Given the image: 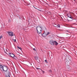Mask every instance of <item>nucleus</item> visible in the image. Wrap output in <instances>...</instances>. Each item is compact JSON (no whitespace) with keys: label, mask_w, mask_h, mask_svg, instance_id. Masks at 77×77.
Masks as SVG:
<instances>
[{"label":"nucleus","mask_w":77,"mask_h":77,"mask_svg":"<svg viewBox=\"0 0 77 77\" xmlns=\"http://www.w3.org/2000/svg\"><path fill=\"white\" fill-rule=\"evenodd\" d=\"M65 62L66 65L67 66H69L71 63V61L70 60H68L67 59H66L65 60Z\"/></svg>","instance_id":"1"},{"label":"nucleus","mask_w":77,"mask_h":77,"mask_svg":"<svg viewBox=\"0 0 77 77\" xmlns=\"http://www.w3.org/2000/svg\"><path fill=\"white\" fill-rule=\"evenodd\" d=\"M36 29L37 31V33L39 34L41 33L42 32V28L40 26H38L36 27Z\"/></svg>","instance_id":"2"},{"label":"nucleus","mask_w":77,"mask_h":77,"mask_svg":"<svg viewBox=\"0 0 77 77\" xmlns=\"http://www.w3.org/2000/svg\"><path fill=\"white\" fill-rule=\"evenodd\" d=\"M8 67L6 66H3V70L5 72H6L8 71Z\"/></svg>","instance_id":"3"},{"label":"nucleus","mask_w":77,"mask_h":77,"mask_svg":"<svg viewBox=\"0 0 77 77\" xmlns=\"http://www.w3.org/2000/svg\"><path fill=\"white\" fill-rule=\"evenodd\" d=\"M49 43L50 44L52 45H55V43H54V41H53V40H51L49 41Z\"/></svg>","instance_id":"4"},{"label":"nucleus","mask_w":77,"mask_h":77,"mask_svg":"<svg viewBox=\"0 0 77 77\" xmlns=\"http://www.w3.org/2000/svg\"><path fill=\"white\" fill-rule=\"evenodd\" d=\"M7 33H8V35L9 36H14V35H13V32L8 31L7 32Z\"/></svg>","instance_id":"5"},{"label":"nucleus","mask_w":77,"mask_h":77,"mask_svg":"<svg viewBox=\"0 0 77 77\" xmlns=\"http://www.w3.org/2000/svg\"><path fill=\"white\" fill-rule=\"evenodd\" d=\"M9 55L11 57L13 58L14 57V54H11V53H10L9 52L8 53Z\"/></svg>","instance_id":"6"},{"label":"nucleus","mask_w":77,"mask_h":77,"mask_svg":"<svg viewBox=\"0 0 77 77\" xmlns=\"http://www.w3.org/2000/svg\"><path fill=\"white\" fill-rule=\"evenodd\" d=\"M42 36L43 37H46L47 36V34L46 33V32H44L42 35Z\"/></svg>","instance_id":"7"},{"label":"nucleus","mask_w":77,"mask_h":77,"mask_svg":"<svg viewBox=\"0 0 77 77\" xmlns=\"http://www.w3.org/2000/svg\"><path fill=\"white\" fill-rule=\"evenodd\" d=\"M54 26L55 27H60V25L59 24L56 25V24Z\"/></svg>","instance_id":"8"},{"label":"nucleus","mask_w":77,"mask_h":77,"mask_svg":"<svg viewBox=\"0 0 77 77\" xmlns=\"http://www.w3.org/2000/svg\"><path fill=\"white\" fill-rule=\"evenodd\" d=\"M46 13H47V14H49V15H51V12L50 11H47L46 12Z\"/></svg>","instance_id":"9"},{"label":"nucleus","mask_w":77,"mask_h":77,"mask_svg":"<svg viewBox=\"0 0 77 77\" xmlns=\"http://www.w3.org/2000/svg\"><path fill=\"white\" fill-rule=\"evenodd\" d=\"M34 58L36 60H38V57L36 56L34 57Z\"/></svg>","instance_id":"10"},{"label":"nucleus","mask_w":77,"mask_h":77,"mask_svg":"<svg viewBox=\"0 0 77 77\" xmlns=\"http://www.w3.org/2000/svg\"><path fill=\"white\" fill-rule=\"evenodd\" d=\"M11 75V74L10 73H9L8 75H5L6 77H10V76Z\"/></svg>","instance_id":"11"},{"label":"nucleus","mask_w":77,"mask_h":77,"mask_svg":"<svg viewBox=\"0 0 77 77\" xmlns=\"http://www.w3.org/2000/svg\"><path fill=\"white\" fill-rule=\"evenodd\" d=\"M69 17L70 18H71V19H72V20H74V17H72V16H69Z\"/></svg>","instance_id":"12"},{"label":"nucleus","mask_w":77,"mask_h":77,"mask_svg":"<svg viewBox=\"0 0 77 77\" xmlns=\"http://www.w3.org/2000/svg\"><path fill=\"white\" fill-rule=\"evenodd\" d=\"M54 43L56 45H58V43L57 42L56 40L54 41Z\"/></svg>","instance_id":"13"},{"label":"nucleus","mask_w":77,"mask_h":77,"mask_svg":"<svg viewBox=\"0 0 77 77\" xmlns=\"http://www.w3.org/2000/svg\"><path fill=\"white\" fill-rule=\"evenodd\" d=\"M4 52L5 53H6V54H8V51L7 50V49L5 50V51L4 50Z\"/></svg>","instance_id":"14"},{"label":"nucleus","mask_w":77,"mask_h":77,"mask_svg":"<svg viewBox=\"0 0 77 77\" xmlns=\"http://www.w3.org/2000/svg\"><path fill=\"white\" fill-rule=\"evenodd\" d=\"M13 58H14V59H17V57H16V56L14 55V57H13Z\"/></svg>","instance_id":"15"},{"label":"nucleus","mask_w":77,"mask_h":77,"mask_svg":"<svg viewBox=\"0 0 77 77\" xmlns=\"http://www.w3.org/2000/svg\"><path fill=\"white\" fill-rule=\"evenodd\" d=\"M50 32H48L46 34V36L49 35H50Z\"/></svg>","instance_id":"16"},{"label":"nucleus","mask_w":77,"mask_h":77,"mask_svg":"<svg viewBox=\"0 0 77 77\" xmlns=\"http://www.w3.org/2000/svg\"><path fill=\"white\" fill-rule=\"evenodd\" d=\"M68 69L69 71L71 69V67L69 66L68 68Z\"/></svg>","instance_id":"17"},{"label":"nucleus","mask_w":77,"mask_h":77,"mask_svg":"<svg viewBox=\"0 0 77 77\" xmlns=\"http://www.w3.org/2000/svg\"><path fill=\"white\" fill-rule=\"evenodd\" d=\"M67 17H69V16H71V15L70 14H67Z\"/></svg>","instance_id":"18"},{"label":"nucleus","mask_w":77,"mask_h":77,"mask_svg":"<svg viewBox=\"0 0 77 77\" xmlns=\"http://www.w3.org/2000/svg\"><path fill=\"white\" fill-rule=\"evenodd\" d=\"M17 48H18L19 49H20V50H22V49L21 48V47H20L18 46H17Z\"/></svg>","instance_id":"19"},{"label":"nucleus","mask_w":77,"mask_h":77,"mask_svg":"<svg viewBox=\"0 0 77 77\" xmlns=\"http://www.w3.org/2000/svg\"><path fill=\"white\" fill-rule=\"evenodd\" d=\"M4 66H2V65H0V68H2L3 69V67Z\"/></svg>","instance_id":"20"},{"label":"nucleus","mask_w":77,"mask_h":77,"mask_svg":"<svg viewBox=\"0 0 77 77\" xmlns=\"http://www.w3.org/2000/svg\"><path fill=\"white\" fill-rule=\"evenodd\" d=\"M36 69H37V70H38V69H40V70H42L40 68H36Z\"/></svg>","instance_id":"21"},{"label":"nucleus","mask_w":77,"mask_h":77,"mask_svg":"<svg viewBox=\"0 0 77 77\" xmlns=\"http://www.w3.org/2000/svg\"><path fill=\"white\" fill-rule=\"evenodd\" d=\"M45 62H46V63H47V60H45Z\"/></svg>","instance_id":"22"},{"label":"nucleus","mask_w":77,"mask_h":77,"mask_svg":"<svg viewBox=\"0 0 77 77\" xmlns=\"http://www.w3.org/2000/svg\"><path fill=\"white\" fill-rule=\"evenodd\" d=\"M41 71H42V72H43V74H44V73H45V72H44V71H43V70H41Z\"/></svg>","instance_id":"23"},{"label":"nucleus","mask_w":77,"mask_h":77,"mask_svg":"<svg viewBox=\"0 0 77 77\" xmlns=\"http://www.w3.org/2000/svg\"><path fill=\"white\" fill-rule=\"evenodd\" d=\"M33 50H34V51H36V49H35V48H33Z\"/></svg>","instance_id":"24"},{"label":"nucleus","mask_w":77,"mask_h":77,"mask_svg":"<svg viewBox=\"0 0 77 77\" xmlns=\"http://www.w3.org/2000/svg\"><path fill=\"white\" fill-rule=\"evenodd\" d=\"M11 22V20H8V23H10Z\"/></svg>","instance_id":"25"},{"label":"nucleus","mask_w":77,"mask_h":77,"mask_svg":"<svg viewBox=\"0 0 77 77\" xmlns=\"http://www.w3.org/2000/svg\"><path fill=\"white\" fill-rule=\"evenodd\" d=\"M1 38H2V36H0V39H1Z\"/></svg>","instance_id":"26"},{"label":"nucleus","mask_w":77,"mask_h":77,"mask_svg":"<svg viewBox=\"0 0 77 77\" xmlns=\"http://www.w3.org/2000/svg\"><path fill=\"white\" fill-rule=\"evenodd\" d=\"M49 72H51V70H49Z\"/></svg>","instance_id":"27"},{"label":"nucleus","mask_w":77,"mask_h":77,"mask_svg":"<svg viewBox=\"0 0 77 77\" xmlns=\"http://www.w3.org/2000/svg\"><path fill=\"white\" fill-rule=\"evenodd\" d=\"M14 42H16V39H13V41H14Z\"/></svg>","instance_id":"28"},{"label":"nucleus","mask_w":77,"mask_h":77,"mask_svg":"<svg viewBox=\"0 0 77 77\" xmlns=\"http://www.w3.org/2000/svg\"><path fill=\"white\" fill-rule=\"evenodd\" d=\"M19 19H20V20H21V18H20V17H19Z\"/></svg>","instance_id":"29"},{"label":"nucleus","mask_w":77,"mask_h":77,"mask_svg":"<svg viewBox=\"0 0 77 77\" xmlns=\"http://www.w3.org/2000/svg\"><path fill=\"white\" fill-rule=\"evenodd\" d=\"M46 4H47V5H48V3H46Z\"/></svg>","instance_id":"30"},{"label":"nucleus","mask_w":77,"mask_h":77,"mask_svg":"<svg viewBox=\"0 0 77 77\" xmlns=\"http://www.w3.org/2000/svg\"><path fill=\"white\" fill-rule=\"evenodd\" d=\"M75 23H73V24H75Z\"/></svg>","instance_id":"31"},{"label":"nucleus","mask_w":77,"mask_h":77,"mask_svg":"<svg viewBox=\"0 0 77 77\" xmlns=\"http://www.w3.org/2000/svg\"><path fill=\"white\" fill-rule=\"evenodd\" d=\"M14 35L15 36V35L14 34Z\"/></svg>","instance_id":"32"},{"label":"nucleus","mask_w":77,"mask_h":77,"mask_svg":"<svg viewBox=\"0 0 77 77\" xmlns=\"http://www.w3.org/2000/svg\"><path fill=\"white\" fill-rule=\"evenodd\" d=\"M23 1H24V0H23Z\"/></svg>","instance_id":"33"},{"label":"nucleus","mask_w":77,"mask_h":77,"mask_svg":"<svg viewBox=\"0 0 77 77\" xmlns=\"http://www.w3.org/2000/svg\"><path fill=\"white\" fill-rule=\"evenodd\" d=\"M39 10V11H41V10Z\"/></svg>","instance_id":"34"},{"label":"nucleus","mask_w":77,"mask_h":77,"mask_svg":"<svg viewBox=\"0 0 77 77\" xmlns=\"http://www.w3.org/2000/svg\"><path fill=\"white\" fill-rule=\"evenodd\" d=\"M19 17H20V15H19Z\"/></svg>","instance_id":"35"},{"label":"nucleus","mask_w":77,"mask_h":77,"mask_svg":"<svg viewBox=\"0 0 77 77\" xmlns=\"http://www.w3.org/2000/svg\"><path fill=\"white\" fill-rule=\"evenodd\" d=\"M67 32H68V31H67Z\"/></svg>","instance_id":"36"},{"label":"nucleus","mask_w":77,"mask_h":77,"mask_svg":"<svg viewBox=\"0 0 77 77\" xmlns=\"http://www.w3.org/2000/svg\"><path fill=\"white\" fill-rule=\"evenodd\" d=\"M19 55V56H20V55Z\"/></svg>","instance_id":"37"}]
</instances>
